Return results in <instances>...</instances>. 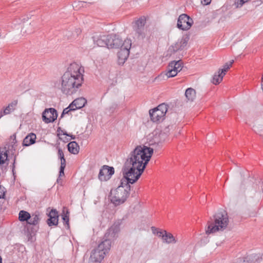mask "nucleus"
<instances>
[{
  "label": "nucleus",
  "mask_w": 263,
  "mask_h": 263,
  "mask_svg": "<svg viewBox=\"0 0 263 263\" xmlns=\"http://www.w3.org/2000/svg\"><path fill=\"white\" fill-rule=\"evenodd\" d=\"M154 152L153 148L137 146L129 155L122 168L123 177L115 190H111V201L116 206L123 203L130 194V185L140 177Z\"/></svg>",
  "instance_id": "nucleus-1"
},
{
  "label": "nucleus",
  "mask_w": 263,
  "mask_h": 263,
  "mask_svg": "<svg viewBox=\"0 0 263 263\" xmlns=\"http://www.w3.org/2000/svg\"><path fill=\"white\" fill-rule=\"evenodd\" d=\"M81 67L73 62L68 67L67 70L62 77L61 91L64 94L71 95L76 93L81 86L84 81Z\"/></svg>",
  "instance_id": "nucleus-2"
},
{
  "label": "nucleus",
  "mask_w": 263,
  "mask_h": 263,
  "mask_svg": "<svg viewBox=\"0 0 263 263\" xmlns=\"http://www.w3.org/2000/svg\"><path fill=\"white\" fill-rule=\"evenodd\" d=\"M229 223V218L227 212L222 211L216 213L208 221V227L205 233L209 235L219 231H224Z\"/></svg>",
  "instance_id": "nucleus-3"
},
{
  "label": "nucleus",
  "mask_w": 263,
  "mask_h": 263,
  "mask_svg": "<svg viewBox=\"0 0 263 263\" xmlns=\"http://www.w3.org/2000/svg\"><path fill=\"white\" fill-rule=\"evenodd\" d=\"M110 248V241L109 240H103L97 248L92 251L89 263H100L106 254L108 253Z\"/></svg>",
  "instance_id": "nucleus-4"
},
{
  "label": "nucleus",
  "mask_w": 263,
  "mask_h": 263,
  "mask_svg": "<svg viewBox=\"0 0 263 263\" xmlns=\"http://www.w3.org/2000/svg\"><path fill=\"white\" fill-rule=\"evenodd\" d=\"M39 213L35 212L30 215V218L26 222V225L25 227V235L28 238V240L32 241V237L35 235L36 232L39 230V227L38 224L40 220L39 218Z\"/></svg>",
  "instance_id": "nucleus-5"
},
{
  "label": "nucleus",
  "mask_w": 263,
  "mask_h": 263,
  "mask_svg": "<svg viewBox=\"0 0 263 263\" xmlns=\"http://www.w3.org/2000/svg\"><path fill=\"white\" fill-rule=\"evenodd\" d=\"M183 62L181 60L173 61L169 63L167 67V71L165 73H162L159 75L156 80H160L166 77L167 78L176 76L178 72L180 71L182 68Z\"/></svg>",
  "instance_id": "nucleus-6"
},
{
  "label": "nucleus",
  "mask_w": 263,
  "mask_h": 263,
  "mask_svg": "<svg viewBox=\"0 0 263 263\" xmlns=\"http://www.w3.org/2000/svg\"><path fill=\"white\" fill-rule=\"evenodd\" d=\"M167 105L162 103L149 111L151 120L154 122H159L163 119V117L167 111Z\"/></svg>",
  "instance_id": "nucleus-7"
},
{
  "label": "nucleus",
  "mask_w": 263,
  "mask_h": 263,
  "mask_svg": "<svg viewBox=\"0 0 263 263\" xmlns=\"http://www.w3.org/2000/svg\"><path fill=\"white\" fill-rule=\"evenodd\" d=\"M146 18L145 16H141L133 23V29L137 34V37L139 39H143L145 37L144 28Z\"/></svg>",
  "instance_id": "nucleus-8"
},
{
  "label": "nucleus",
  "mask_w": 263,
  "mask_h": 263,
  "mask_svg": "<svg viewBox=\"0 0 263 263\" xmlns=\"http://www.w3.org/2000/svg\"><path fill=\"white\" fill-rule=\"evenodd\" d=\"M193 24V20L186 14H182L179 15L177 24V27L182 30H188Z\"/></svg>",
  "instance_id": "nucleus-9"
},
{
  "label": "nucleus",
  "mask_w": 263,
  "mask_h": 263,
  "mask_svg": "<svg viewBox=\"0 0 263 263\" xmlns=\"http://www.w3.org/2000/svg\"><path fill=\"white\" fill-rule=\"evenodd\" d=\"M132 46V41L130 39L125 40L123 46H121L120 50L118 53L120 63H123L127 59L129 54V49Z\"/></svg>",
  "instance_id": "nucleus-10"
},
{
  "label": "nucleus",
  "mask_w": 263,
  "mask_h": 263,
  "mask_svg": "<svg viewBox=\"0 0 263 263\" xmlns=\"http://www.w3.org/2000/svg\"><path fill=\"white\" fill-rule=\"evenodd\" d=\"M114 173L113 167L104 165L100 170L98 178L101 181H106L110 179Z\"/></svg>",
  "instance_id": "nucleus-11"
},
{
  "label": "nucleus",
  "mask_w": 263,
  "mask_h": 263,
  "mask_svg": "<svg viewBox=\"0 0 263 263\" xmlns=\"http://www.w3.org/2000/svg\"><path fill=\"white\" fill-rule=\"evenodd\" d=\"M57 117V111L53 108H46L42 113L43 121L46 123L53 122Z\"/></svg>",
  "instance_id": "nucleus-12"
},
{
  "label": "nucleus",
  "mask_w": 263,
  "mask_h": 263,
  "mask_svg": "<svg viewBox=\"0 0 263 263\" xmlns=\"http://www.w3.org/2000/svg\"><path fill=\"white\" fill-rule=\"evenodd\" d=\"M124 42L116 34L108 35V48H119L123 46Z\"/></svg>",
  "instance_id": "nucleus-13"
},
{
  "label": "nucleus",
  "mask_w": 263,
  "mask_h": 263,
  "mask_svg": "<svg viewBox=\"0 0 263 263\" xmlns=\"http://www.w3.org/2000/svg\"><path fill=\"white\" fill-rule=\"evenodd\" d=\"M119 231V226L118 224H114L107 230L103 239L109 240L111 243L112 240L117 237Z\"/></svg>",
  "instance_id": "nucleus-14"
},
{
  "label": "nucleus",
  "mask_w": 263,
  "mask_h": 263,
  "mask_svg": "<svg viewBox=\"0 0 263 263\" xmlns=\"http://www.w3.org/2000/svg\"><path fill=\"white\" fill-rule=\"evenodd\" d=\"M92 38L93 43L98 46L108 48V35L96 33Z\"/></svg>",
  "instance_id": "nucleus-15"
},
{
  "label": "nucleus",
  "mask_w": 263,
  "mask_h": 263,
  "mask_svg": "<svg viewBox=\"0 0 263 263\" xmlns=\"http://www.w3.org/2000/svg\"><path fill=\"white\" fill-rule=\"evenodd\" d=\"M48 218L46 220L49 227L57 226L59 223V213L56 209H51L47 214Z\"/></svg>",
  "instance_id": "nucleus-16"
},
{
  "label": "nucleus",
  "mask_w": 263,
  "mask_h": 263,
  "mask_svg": "<svg viewBox=\"0 0 263 263\" xmlns=\"http://www.w3.org/2000/svg\"><path fill=\"white\" fill-rule=\"evenodd\" d=\"M261 259V256L260 254H251L244 257L242 263H259Z\"/></svg>",
  "instance_id": "nucleus-17"
},
{
  "label": "nucleus",
  "mask_w": 263,
  "mask_h": 263,
  "mask_svg": "<svg viewBox=\"0 0 263 263\" xmlns=\"http://www.w3.org/2000/svg\"><path fill=\"white\" fill-rule=\"evenodd\" d=\"M87 101L85 98H80L73 101L72 103L70 104V107H73L76 110L77 109H80L84 107Z\"/></svg>",
  "instance_id": "nucleus-18"
},
{
  "label": "nucleus",
  "mask_w": 263,
  "mask_h": 263,
  "mask_svg": "<svg viewBox=\"0 0 263 263\" xmlns=\"http://www.w3.org/2000/svg\"><path fill=\"white\" fill-rule=\"evenodd\" d=\"M36 137L34 133H30L24 139L23 145L24 146H29L35 142Z\"/></svg>",
  "instance_id": "nucleus-19"
},
{
  "label": "nucleus",
  "mask_w": 263,
  "mask_h": 263,
  "mask_svg": "<svg viewBox=\"0 0 263 263\" xmlns=\"http://www.w3.org/2000/svg\"><path fill=\"white\" fill-rule=\"evenodd\" d=\"M68 151L73 154H77L79 152V146L76 141H72L67 144Z\"/></svg>",
  "instance_id": "nucleus-20"
},
{
  "label": "nucleus",
  "mask_w": 263,
  "mask_h": 263,
  "mask_svg": "<svg viewBox=\"0 0 263 263\" xmlns=\"http://www.w3.org/2000/svg\"><path fill=\"white\" fill-rule=\"evenodd\" d=\"M185 96L186 99L191 102L194 101L196 97V91L192 88H188L185 92Z\"/></svg>",
  "instance_id": "nucleus-21"
},
{
  "label": "nucleus",
  "mask_w": 263,
  "mask_h": 263,
  "mask_svg": "<svg viewBox=\"0 0 263 263\" xmlns=\"http://www.w3.org/2000/svg\"><path fill=\"white\" fill-rule=\"evenodd\" d=\"M17 104V100H14L8 104V105L4 109L5 115H9L13 111Z\"/></svg>",
  "instance_id": "nucleus-22"
},
{
  "label": "nucleus",
  "mask_w": 263,
  "mask_h": 263,
  "mask_svg": "<svg viewBox=\"0 0 263 263\" xmlns=\"http://www.w3.org/2000/svg\"><path fill=\"white\" fill-rule=\"evenodd\" d=\"M164 238L163 240L166 243H175L177 242V240L175 239L173 234L171 233H168L166 231H164Z\"/></svg>",
  "instance_id": "nucleus-23"
},
{
  "label": "nucleus",
  "mask_w": 263,
  "mask_h": 263,
  "mask_svg": "<svg viewBox=\"0 0 263 263\" xmlns=\"http://www.w3.org/2000/svg\"><path fill=\"white\" fill-rule=\"evenodd\" d=\"M8 151L4 147L3 151H0V164H4L8 160Z\"/></svg>",
  "instance_id": "nucleus-24"
},
{
  "label": "nucleus",
  "mask_w": 263,
  "mask_h": 263,
  "mask_svg": "<svg viewBox=\"0 0 263 263\" xmlns=\"http://www.w3.org/2000/svg\"><path fill=\"white\" fill-rule=\"evenodd\" d=\"M30 218V214L27 211L21 210L19 212L18 219L21 221H27Z\"/></svg>",
  "instance_id": "nucleus-25"
},
{
  "label": "nucleus",
  "mask_w": 263,
  "mask_h": 263,
  "mask_svg": "<svg viewBox=\"0 0 263 263\" xmlns=\"http://www.w3.org/2000/svg\"><path fill=\"white\" fill-rule=\"evenodd\" d=\"M224 76L222 75L221 73L218 71V73H215L213 77L212 83L215 85L219 84L222 80Z\"/></svg>",
  "instance_id": "nucleus-26"
},
{
  "label": "nucleus",
  "mask_w": 263,
  "mask_h": 263,
  "mask_svg": "<svg viewBox=\"0 0 263 263\" xmlns=\"http://www.w3.org/2000/svg\"><path fill=\"white\" fill-rule=\"evenodd\" d=\"M182 48L180 46V43L179 41L176 42L174 45H172L168 48V51L171 54L174 53L179 50H182Z\"/></svg>",
  "instance_id": "nucleus-27"
},
{
  "label": "nucleus",
  "mask_w": 263,
  "mask_h": 263,
  "mask_svg": "<svg viewBox=\"0 0 263 263\" xmlns=\"http://www.w3.org/2000/svg\"><path fill=\"white\" fill-rule=\"evenodd\" d=\"M233 63H234V60H231L229 63H226L223 65V68L222 69H219L218 72L221 73L222 74V75L224 76L226 74V72L232 66Z\"/></svg>",
  "instance_id": "nucleus-28"
},
{
  "label": "nucleus",
  "mask_w": 263,
  "mask_h": 263,
  "mask_svg": "<svg viewBox=\"0 0 263 263\" xmlns=\"http://www.w3.org/2000/svg\"><path fill=\"white\" fill-rule=\"evenodd\" d=\"M63 214L62 215V218L63 220L64 223L65 225H67V228H69V212L68 210H66V213H65V211L63 210Z\"/></svg>",
  "instance_id": "nucleus-29"
},
{
  "label": "nucleus",
  "mask_w": 263,
  "mask_h": 263,
  "mask_svg": "<svg viewBox=\"0 0 263 263\" xmlns=\"http://www.w3.org/2000/svg\"><path fill=\"white\" fill-rule=\"evenodd\" d=\"M66 161L65 158L61 160V166L60 167V177L64 176V170L66 167Z\"/></svg>",
  "instance_id": "nucleus-30"
},
{
  "label": "nucleus",
  "mask_w": 263,
  "mask_h": 263,
  "mask_svg": "<svg viewBox=\"0 0 263 263\" xmlns=\"http://www.w3.org/2000/svg\"><path fill=\"white\" fill-rule=\"evenodd\" d=\"M189 40V37L188 36H186L182 37L180 41H178L182 49L186 46Z\"/></svg>",
  "instance_id": "nucleus-31"
},
{
  "label": "nucleus",
  "mask_w": 263,
  "mask_h": 263,
  "mask_svg": "<svg viewBox=\"0 0 263 263\" xmlns=\"http://www.w3.org/2000/svg\"><path fill=\"white\" fill-rule=\"evenodd\" d=\"M167 135L161 133V132L160 133L159 135V140H155V143H162L163 142H164L165 139H166V138L167 137Z\"/></svg>",
  "instance_id": "nucleus-32"
},
{
  "label": "nucleus",
  "mask_w": 263,
  "mask_h": 263,
  "mask_svg": "<svg viewBox=\"0 0 263 263\" xmlns=\"http://www.w3.org/2000/svg\"><path fill=\"white\" fill-rule=\"evenodd\" d=\"M76 108H74L73 107H70V105L69 106L65 109H64L63 112L61 116V118H62L65 114H67L68 112L70 111H73L75 110Z\"/></svg>",
  "instance_id": "nucleus-33"
},
{
  "label": "nucleus",
  "mask_w": 263,
  "mask_h": 263,
  "mask_svg": "<svg viewBox=\"0 0 263 263\" xmlns=\"http://www.w3.org/2000/svg\"><path fill=\"white\" fill-rule=\"evenodd\" d=\"M58 157H59V158L60 159V160H62L63 158H65L64 153H63L62 149L60 148H59L58 149Z\"/></svg>",
  "instance_id": "nucleus-34"
},
{
  "label": "nucleus",
  "mask_w": 263,
  "mask_h": 263,
  "mask_svg": "<svg viewBox=\"0 0 263 263\" xmlns=\"http://www.w3.org/2000/svg\"><path fill=\"white\" fill-rule=\"evenodd\" d=\"M5 195V188L0 185V198H4Z\"/></svg>",
  "instance_id": "nucleus-35"
},
{
  "label": "nucleus",
  "mask_w": 263,
  "mask_h": 263,
  "mask_svg": "<svg viewBox=\"0 0 263 263\" xmlns=\"http://www.w3.org/2000/svg\"><path fill=\"white\" fill-rule=\"evenodd\" d=\"M170 125H168L167 126H166L164 129L163 130L161 131V133L166 135H168V134H169V132H170Z\"/></svg>",
  "instance_id": "nucleus-36"
},
{
  "label": "nucleus",
  "mask_w": 263,
  "mask_h": 263,
  "mask_svg": "<svg viewBox=\"0 0 263 263\" xmlns=\"http://www.w3.org/2000/svg\"><path fill=\"white\" fill-rule=\"evenodd\" d=\"M156 234L159 237H161L163 239H164V231H157V233H156Z\"/></svg>",
  "instance_id": "nucleus-37"
},
{
  "label": "nucleus",
  "mask_w": 263,
  "mask_h": 263,
  "mask_svg": "<svg viewBox=\"0 0 263 263\" xmlns=\"http://www.w3.org/2000/svg\"><path fill=\"white\" fill-rule=\"evenodd\" d=\"M118 105L116 103H113L109 107V110H110V112H113V111L117 108Z\"/></svg>",
  "instance_id": "nucleus-38"
},
{
  "label": "nucleus",
  "mask_w": 263,
  "mask_h": 263,
  "mask_svg": "<svg viewBox=\"0 0 263 263\" xmlns=\"http://www.w3.org/2000/svg\"><path fill=\"white\" fill-rule=\"evenodd\" d=\"M212 0H201V3L204 5H209Z\"/></svg>",
  "instance_id": "nucleus-39"
},
{
  "label": "nucleus",
  "mask_w": 263,
  "mask_h": 263,
  "mask_svg": "<svg viewBox=\"0 0 263 263\" xmlns=\"http://www.w3.org/2000/svg\"><path fill=\"white\" fill-rule=\"evenodd\" d=\"M63 135L71 137V139H76L75 136L68 134L66 132H63Z\"/></svg>",
  "instance_id": "nucleus-40"
},
{
  "label": "nucleus",
  "mask_w": 263,
  "mask_h": 263,
  "mask_svg": "<svg viewBox=\"0 0 263 263\" xmlns=\"http://www.w3.org/2000/svg\"><path fill=\"white\" fill-rule=\"evenodd\" d=\"M16 160V156L14 157L13 163L12 164V173L13 175H14V167H15V163Z\"/></svg>",
  "instance_id": "nucleus-41"
},
{
  "label": "nucleus",
  "mask_w": 263,
  "mask_h": 263,
  "mask_svg": "<svg viewBox=\"0 0 263 263\" xmlns=\"http://www.w3.org/2000/svg\"><path fill=\"white\" fill-rule=\"evenodd\" d=\"M151 229H152V231L153 233L154 234H156V233H157V231H159L157 228H156L154 227H152L151 228Z\"/></svg>",
  "instance_id": "nucleus-42"
},
{
  "label": "nucleus",
  "mask_w": 263,
  "mask_h": 263,
  "mask_svg": "<svg viewBox=\"0 0 263 263\" xmlns=\"http://www.w3.org/2000/svg\"><path fill=\"white\" fill-rule=\"evenodd\" d=\"M22 32L24 33H30L31 32V31H27L25 28L24 27L22 29Z\"/></svg>",
  "instance_id": "nucleus-43"
},
{
  "label": "nucleus",
  "mask_w": 263,
  "mask_h": 263,
  "mask_svg": "<svg viewBox=\"0 0 263 263\" xmlns=\"http://www.w3.org/2000/svg\"><path fill=\"white\" fill-rule=\"evenodd\" d=\"M57 182L58 184H61V183H62V179H61V177H60V174L59 175V177L57 180Z\"/></svg>",
  "instance_id": "nucleus-44"
},
{
  "label": "nucleus",
  "mask_w": 263,
  "mask_h": 263,
  "mask_svg": "<svg viewBox=\"0 0 263 263\" xmlns=\"http://www.w3.org/2000/svg\"><path fill=\"white\" fill-rule=\"evenodd\" d=\"M78 4H79V6H80V7H84V5L86 4V2H79Z\"/></svg>",
  "instance_id": "nucleus-45"
},
{
  "label": "nucleus",
  "mask_w": 263,
  "mask_h": 263,
  "mask_svg": "<svg viewBox=\"0 0 263 263\" xmlns=\"http://www.w3.org/2000/svg\"><path fill=\"white\" fill-rule=\"evenodd\" d=\"M11 137V138H13V143L16 142V136H15V135H13Z\"/></svg>",
  "instance_id": "nucleus-46"
},
{
  "label": "nucleus",
  "mask_w": 263,
  "mask_h": 263,
  "mask_svg": "<svg viewBox=\"0 0 263 263\" xmlns=\"http://www.w3.org/2000/svg\"><path fill=\"white\" fill-rule=\"evenodd\" d=\"M60 131L61 132V133L63 134V132H65L64 131H63V130L61 129V127H58V129H57V132H60Z\"/></svg>",
  "instance_id": "nucleus-47"
},
{
  "label": "nucleus",
  "mask_w": 263,
  "mask_h": 263,
  "mask_svg": "<svg viewBox=\"0 0 263 263\" xmlns=\"http://www.w3.org/2000/svg\"><path fill=\"white\" fill-rule=\"evenodd\" d=\"M261 184V191L263 192V182H259Z\"/></svg>",
  "instance_id": "nucleus-48"
},
{
  "label": "nucleus",
  "mask_w": 263,
  "mask_h": 263,
  "mask_svg": "<svg viewBox=\"0 0 263 263\" xmlns=\"http://www.w3.org/2000/svg\"><path fill=\"white\" fill-rule=\"evenodd\" d=\"M0 112H2L3 116L4 115H5L4 114V110H2L0 111Z\"/></svg>",
  "instance_id": "nucleus-49"
},
{
  "label": "nucleus",
  "mask_w": 263,
  "mask_h": 263,
  "mask_svg": "<svg viewBox=\"0 0 263 263\" xmlns=\"http://www.w3.org/2000/svg\"><path fill=\"white\" fill-rule=\"evenodd\" d=\"M3 117L2 112H0V119Z\"/></svg>",
  "instance_id": "nucleus-50"
},
{
  "label": "nucleus",
  "mask_w": 263,
  "mask_h": 263,
  "mask_svg": "<svg viewBox=\"0 0 263 263\" xmlns=\"http://www.w3.org/2000/svg\"><path fill=\"white\" fill-rule=\"evenodd\" d=\"M0 263H2V258L1 256H0Z\"/></svg>",
  "instance_id": "nucleus-51"
},
{
  "label": "nucleus",
  "mask_w": 263,
  "mask_h": 263,
  "mask_svg": "<svg viewBox=\"0 0 263 263\" xmlns=\"http://www.w3.org/2000/svg\"><path fill=\"white\" fill-rule=\"evenodd\" d=\"M77 33H78V32H80V30H78V31H77Z\"/></svg>",
  "instance_id": "nucleus-52"
},
{
  "label": "nucleus",
  "mask_w": 263,
  "mask_h": 263,
  "mask_svg": "<svg viewBox=\"0 0 263 263\" xmlns=\"http://www.w3.org/2000/svg\"><path fill=\"white\" fill-rule=\"evenodd\" d=\"M153 143L149 144L150 145H153Z\"/></svg>",
  "instance_id": "nucleus-53"
},
{
  "label": "nucleus",
  "mask_w": 263,
  "mask_h": 263,
  "mask_svg": "<svg viewBox=\"0 0 263 263\" xmlns=\"http://www.w3.org/2000/svg\"><path fill=\"white\" fill-rule=\"evenodd\" d=\"M50 209V208H48L47 210V211H48Z\"/></svg>",
  "instance_id": "nucleus-54"
}]
</instances>
